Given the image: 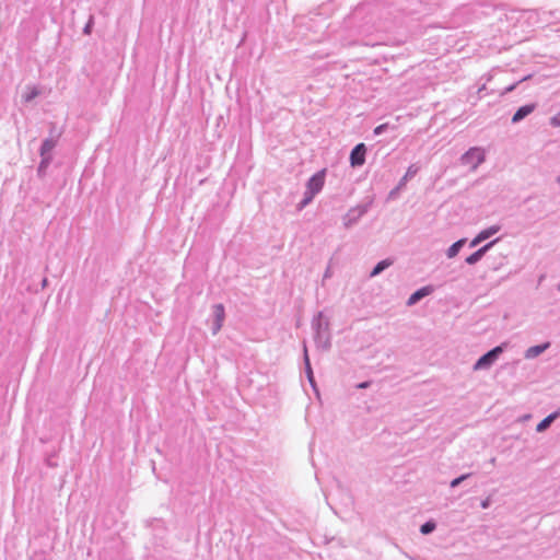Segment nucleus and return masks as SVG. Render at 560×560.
Here are the masks:
<instances>
[{"mask_svg":"<svg viewBox=\"0 0 560 560\" xmlns=\"http://www.w3.org/2000/svg\"><path fill=\"white\" fill-rule=\"evenodd\" d=\"M312 330L315 345L318 349L328 350L331 347L329 320L320 311L312 319Z\"/></svg>","mask_w":560,"mask_h":560,"instance_id":"1","label":"nucleus"},{"mask_svg":"<svg viewBox=\"0 0 560 560\" xmlns=\"http://www.w3.org/2000/svg\"><path fill=\"white\" fill-rule=\"evenodd\" d=\"M506 348V343H501L485 354H482L474 364L475 371L488 370L492 366V364L499 359V357L503 353Z\"/></svg>","mask_w":560,"mask_h":560,"instance_id":"2","label":"nucleus"},{"mask_svg":"<svg viewBox=\"0 0 560 560\" xmlns=\"http://www.w3.org/2000/svg\"><path fill=\"white\" fill-rule=\"evenodd\" d=\"M485 150L479 147H472L460 156V164L469 166L471 171H476L477 167L485 162Z\"/></svg>","mask_w":560,"mask_h":560,"instance_id":"3","label":"nucleus"},{"mask_svg":"<svg viewBox=\"0 0 560 560\" xmlns=\"http://www.w3.org/2000/svg\"><path fill=\"white\" fill-rule=\"evenodd\" d=\"M372 202L373 200L371 199L365 203L350 208L343 217V225L346 228H350L358 223V221L370 210Z\"/></svg>","mask_w":560,"mask_h":560,"instance_id":"4","label":"nucleus"},{"mask_svg":"<svg viewBox=\"0 0 560 560\" xmlns=\"http://www.w3.org/2000/svg\"><path fill=\"white\" fill-rule=\"evenodd\" d=\"M326 170H320L312 175L305 185V191L311 196L315 197L319 194L325 184Z\"/></svg>","mask_w":560,"mask_h":560,"instance_id":"5","label":"nucleus"},{"mask_svg":"<svg viewBox=\"0 0 560 560\" xmlns=\"http://www.w3.org/2000/svg\"><path fill=\"white\" fill-rule=\"evenodd\" d=\"M418 171H419V167L416 164H411L407 168V172L405 173V175L399 179L396 187L389 191L388 199H395L396 196L399 194V191L406 187L407 182L417 175Z\"/></svg>","mask_w":560,"mask_h":560,"instance_id":"6","label":"nucleus"},{"mask_svg":"<svg viewBox=\"0 0 560 560\" xmlns=\"http://www.w3.org/2000/svg\"><path fill=\"white\" fill-rule=\"evenodd\" d=\"M212 316H213V320H212L211 331H212V335H217L221 330L223 323H224V318H225V308H224L223 304L219 303V304L213 305Z\"/></svg>","mask_w":560,"mask_h":560,"instance_id":"7","label":"nucleus"},{"mask_svg":"<svg viewBox=\"0 0 560 560\" xmlns=\"http://www.w3.org/2000/svg\"><path fill=\"white\" fill-rule=\"evenodd\" d=\"M366 147L364 143H358L350 152V165L352 167L362 166L365 163Z\"/></svg>","mask_w":560,"mask_h":560,"instance_id":"8","label":"nucleus"},{"mask_svg":"<svg viewBox=\"0 0 560 560\" xmlns=\"http://www.w3.org/2000/svg\"><path fill=\"white\" fill-rule=\"evenodd\" d=\"M501 226L500 225H491L482 231H480L469 243V246L470 247H476L477 245H479L481 242L490 238L491 236H493L494 234H497L499 231H500Z\"/></svg>","mask_w":560,"mask_h":560,"instance_id":"9","label":"nucleus"},{"mask_svg":"<svg viewBox=\"0 0 560 560\" xmlns=\"http://www.w3.org/2000/svg\"><path fill=\"white\" fill-rule=\"evenodd\" d=\"M499 241V238H495L493 241H490L472 254L466 257L465 261L468 265H476L478 261L482 259V257L486 255L488 250Z\"/></svg>","mask_w":560,"mask_h":560,"instance_id":"10","label":"nucleus"},{"mask_svg":"<svg viewBox=\"0 0 560 560\" xmlns=\"http://www.w3.org/2000/svg\"><path fill=\"white\" fill-rule=\"evenodd\" d=\"M537 105L535 103L525 104L517 108V110L512 116V124H518L524 120L527 116H529L535 109Z\"/></svg>","mask_w":560,"mask_h":560,"instance_id":"11","label":"nucleus"},{"mask_svg":"<svg viewBox=\"0 0 560 560\" xmlns=\"http://www.w3.org/2000/svg\"><path fill=\"white\" fill-rule=\"evenodd\" d=\"M59 135L56 137H48L43 140L42 145L39 148L40 156H52V150L56 148L58 142Z\"/></svg>","mask_w":560,"mask_h":560,"instance_id":"12","label":"nucleus"},{"mask_svg":"<svg viewBox=\"0 0 560 560\" xmlns=\"http://www.w3.org/2000/svg\"><path fill=\"white\" fill-rule=\"evenodd\" d=\"M433 292V288L431 285H425V287H422L418 290H416L409 298H408V301H407V304L409 306L411 305H415L417 304L420 300H422L423 298L428 296L429 294H431Z\"/></svg>","mask_w":560,"mask_h":560,"instance_id":"13","label":"nucleus"},{"mask_svg":"<svg viewBox=\"0 0 560 560\" xmlns=\"http://www.w3.org/2000/svg\"><path fill=\"white\" fill-rule=\"evenodd\" d=\"M550 348V342L546 341L540 345L532 346L528 349H526L524 353V358L527 360H532L544 353L547 349Z\"/></svg>","mask_w":560,"mask_h":560,"instance_id":"14","label":"nucleus"},{"mask_svg":"<svg viewBox=\"0 0 560 560\" xmlns=\"http://www.w3.org/2000/svg\"><path fill=\"white\" fill-rule=\"evenodd\" d=\"M560 417V409L551 412L550 415H548L546 418H544L536 427V431L537 432H544L546 431L551 424L552 422Z\"/></svg>","mask_w":560,"mask_h":560,"instance_id":"15","label":"nucleus"},{"mask_svg":"<svg viewBox=\"0 0 560 560\" xmlns=\"http://www.w3.org/2000/svg\"><path fill=\"white\" fill-rule=\"evenodd\" d=\"M393 264H394V260L390 258H386V259L378 261L371 270L370 277L373 278V277L381 275L385 269L390 267Z\"/></svg>","mask_w":560,"mask_h":560,"instance_id":"16","label":"nucleus"},{"mask_svg":"<svg viewBox=\"0 0 560 560\" xmlns=\"http://www.w3.org/2000/svg\"><path fill=\"white\" fill-rule=\"evenodd\" d=\"M466 244V238H460L456 242H454L446 250L447 258H454L457 256L459 250L463 248V246Z\"/></svg>","mask_w":560,"mask_h":560,"instance_id":"17","label":"nucleus"},{"mask_svg":"<svg viewBox=\"0 0 560 560\" xmlns=\"http://www.w3.org/2000/svg\"><path fill=\"white\" fill-rule=\"evenodd\" d=\"M303 353H304L305 373L308 377L310 383L312 385H314L313 371H312V366H311V362H310V358H308V353H307V347L305 343L303 346Z\"/></svg>","mask_w":560,"mask_h":560,"instance_id":"18","label":"nucleus"},{"mask_svg":"<svg viewBox=\"0 0 560 560\" xmlns=\"http://www.w3.org/2000/svg\"><path fill=\"white\" fill-rule=\"evenodd\" d=\"M542 16L540 18L541 22L551 23L553 21H560V12L559 11H541Z\"/></svg>","mask_w":560,"mask_h":560,"instance_id":"19","label":"nucleus"},{"mask_svg":"<svg viewBox=\"0 0 560 560\" xmlns=\"http://www.w3.org/2000/svg\"><path fill=\"white\" fill-rule=\"evenodd\" d=\"M52 162V156H40V162L37 167V174L39 176H44L46 173V170L49 167L50 163Z\"/></svg>","mask_w":560,"mask_h":560,"instance_id":"20","label":"nucleus"},{"mask_svg":"<svg viewBox=\"0 0 560 560\" xmlns=\"http://www.w3.org/2000/svg\"><path fill=\"white\" fill-rule=\"evenodd\" d=\"M435 528H436V523L434 521L430 520L421 525L420 532L423 535H429V534L433 533L435 530Z\"/></svg>","mask_w":560,"mask_h":560,"instance_id":"21","label":"nucleus"},{"mask_svg":"<svg viewBox=\"0 0 560 560\" xmlns=\"http://www.w3.org/2000/svg\"><path fill=\"white\" fill-rule=\"evenodd\" d=\"M314 197H311L306 191H304L303 199L299 202L298 208L302 210L307 205L313 201Z\"/></svg>","mask_w":560,"mask_h":560,"instance_id":"22","label":"nucleus"},{"mask_svg":"<svg viewBox=\"0 0 560 560\" xmlns=\"http://www.w3.org/2000/svg\"><path fill=\"white\" fill-rule=\"evenodd\" d=\"M469 477H470V474H464V475H460V476H459V477H457V478H454V479L451 481V483H450L451 488H456V487H458V486H459L464 480H466V479H467V478H469Z\"/></svg>","mask_w":560,"mask_h":560,"instance_id":"23","label":"nucleus"},{"mask_svg":"<svg viewBox=\"0 0 560 560\" xmlns=\"http://www.w3.org/2000/svg\"><path fill=\"white\" fill-rule=\"evenodd\" d=\"M94 25V16L90 15L86 24L83 27V34L90 35Z\"/></svg>","mask_w":560,"mask_h":560,"instance_id":"24","label":"nucleus"},{"mask_svg":"<svg viewBox=\"0 0 560 560\" xmlns=\"http://www.w3.org/2000/svg\"><path fill=\"white\" fill-rule=\"evenodd\" d=\"M39 94V91L36 89V88H33L28 93H26L24 95V101L25 102H31L32 100H34L36 96H38Z\"/></svg>","mask_w":560,"mask_h":560,"instance_id":"25","label":"nucleus"},{"mask_svg":"<svg viewBox=\"0 0 560 560\" xmlns=\"http://www.w3.org/2000/svg\"><path fill=\"white\" fill-rule=\"evenodd\" d=\"M387 128H388V124L378 125L377 127L374 128L373 133L375 136H381L387 130Z\"/></svg>","mask_w":560,"mask_h":560,"instance_id":"26","label":"nucleus"},{"mask_svg":"<svg viewBox=\"0 0 560 560\" xmlns=\"http://www.w3.org/2000/svg\"><path fill=\"white\" fill-rule=\"evenodd\" d=\"M369 9V4H361L359 5L355 11H354V16H359L361 15L362 13L366 12Z\"/></svg>","mask_w":560,"mask_h":560,"instance_id":"27","label":"nucleus"},{"mask_svg":"<svg viewBox=\"0 0 560 560\" xmlns=\"http://www.w3.org/2000/svg\"><path fill=\"white\" fill-rule=\"evenodd\" d=\"M551 125L555 126V127H560V112L557 113L552 118H551Z\"/></svg>","mask_w":560,"mask_h":560,"instance_id":"28","label":"nucleus"},{"mask_svg":"<svg viewBox=\"0 0 560 560\" xmlns=\"http://www.w3.org/2000/svg\"><path fill=\"white\" fill-rule=\"evenodd\" d=\"M331 275H332L331 268H330V266H328L323 276V284L325 283V280H327L331 277Z\"/></svg>","mask_w":560,"mask_h":560,"instance_id":"29","label":"nucleus"},{"mask_svg":"<svg viewBox=\"0 0 560 560\" xmlns=\"http://www.w3.org/2000/svg\"><path fill=\"white\" fill-rule=\"evenodd\" d=\"M515 86H516L515 84H511V85L504 88V90L502 91V94L504 95V94L512 92L515 89Z\"/></svg>","mask_w":560,"mask_h":560,"instance_id":"30","label":"nucleus"},{"mask_svg":"<svg viewBox=\"0 0 560 560\" xmlns=\"http://www.w3.org/2000/svg\"><path fill=\"white\" fill-rule=\"evenodd\" d=\"M480 506L482 509H488L490 506V499L487 498V499L482 500L481 503H480Z\"/></svg>","mask_w":560,"mask_h":560,"instance_id":"31","label":"nucleus"},{"mask_svg":"<svg viewBox=\"0 0 560 560\" xmlns=\"http://www.w3.org/2000/svg\"><path fill=\"white\" fill-rule=\"evenodd\" d=\"M369 386V383L368 382H363V383H360L358 385V388H366Z\"/></svg>","mask_w":560,"mask_h":560,"instance_id":"32","label":"nucleus"},{"mask_svg":"<svg viewBox=\"0 0 560 560\" xmlns=\"http://www.w3.org/2000/svg\"><path fill=\"white\" fill-rule=\"evenodd\" d=\"M557 182L560 184V176L558 177Z\"/></svg>","mask_w":560,"mask_h":560,"instance_id":"33","label":"nucleus"}]
</instances>
